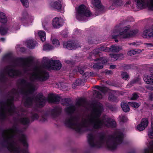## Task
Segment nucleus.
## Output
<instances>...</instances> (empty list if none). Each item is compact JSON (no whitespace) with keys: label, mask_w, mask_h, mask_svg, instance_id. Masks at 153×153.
Here are the masks:
<instances>
[{"label":"nucleus","mask_w":153,"mask_h":153,"mask_svg":"<svg viewBox=\"0 0 153 153\" xmlns=\"http://www.w3.org/2000/svg\"><path fill=\"white\" fill-rule=\"evenodd\" d=\"M29 78L21 80V86L18 91L13 89L9 93L7 100L0 102V120H4L7 115L15 114L18 116L16 118L24 125L27 124L29 120L26 116L27 112L22 111L21 114L16 113L17 109L14 107L13 103L14 98L19 94L23 95L24 105L26 107L30 106L33 103L38 107H43L45 102V98L42 94H38L35 98H31L30 95L36 90V87L33 81L35 80L45 81L48 78V74L45 71L38 68H36L32 72H30Z\"/></svg>","instance_id":"f257e3e1"},{"label":"nucleus","mask_w":153,"mask_h":153,"mask_svg":"<svg viewBox=\"0 0 153 153\" xmlns=\"http://www.w3.org/2000/svg\"><path fill=\"white\" fill-rule=\"evenodd\" d=\"M103 110L102 105L98 103L96 105H93L91 113L83 118L80 123L79 122L77 118L70 115L66 118L65 124L78 132L91 131L92 128L98 129L103 126L114 127L116 123L113 120L107 116L104 117L102 119L100 118Z\"/></svg>","instance_id":"f03ea898"},{"label":"nucleus","mask_w":153,"mask_h":153,"mask_svg":"<svg viewBox=\"0 0 153 153\" xmlns=\"http://www.w3.org/2000/svg\"><path fill=\"white\" fill-rule=\"evenodd\" d=\"M1 136L3 142L1 144L2 147H6L11 153H28L27 150H22L21 149L17 137L25 146H27V137L25 135L18 130L16 126L13 125L11 128L4 130Z\"/></svg>","instance_id":"7ed1b4c3"},{"label":"nucleus","mask_w":153,"mask_h":153,"mask_svg":"<svg viewBox=\"0 0 153 153\" xmlns=\"http://www.w3.org/2000/svg\"><path fill=\"white\" fill-rule=\"evenodd\" d=\"M88 141L90 145L92 147L98 148L105 146L110 150H114L122 141L123 134L118 131L113 135L105 137L104 135L100 136L96 138L93 133L88 134Z\"/></svg>","instance_id":"20e7f679"},{"label":"nucleus","mask_w":153,"mask_h":153,"mask_svg":"<svg viewBox=\"0 0 153 153\" xmlns=\"http://www.w3.org/2000/svg\"><path fill=\"white\" fill-rule=\"evenodd\" d=\"M16 65V64H14L13 65H10L6 67L4 71L0 73V83L3 82L6 80V75L11 77L22 75V73L20 70H15L13 68L14 66Z\"/></svg>","instance_id":"39448f33"},{"label":"nucleus","mask_w":153,"mask_h":153,"mask_svg":"<svg viewBox=\"0 0 153 153\" xmlns=\"http://www.w3.org/2000/svg\"><path fill=\"white\" fill-rule=\"evenodd\" d=\"M130 26L129 25L124 27V31L118 34V32L114 30L113 34L112 35L113 38L115 39L114 41L116 42H118V39H120L123 38H126L131 36L133 35H135L137 33V31L134 30L133 31H130Z\"/></svg>","instance_id":"423d86ee"},{"label":"nucleus","mask_w":153,"mask_h":153,"mask_svg":"<svg viewBox=\"0 0 153 153\" xmlns=\"http://www.w3.org/2000/svg\"><path fill=\"white\" fill-rule=\"evenodd\" d=\"M43 65L45 68L48 70H59L61 68L62 65L59 60H53L49 59L48 57H44L43 58Z\"/></svg>","instance_id":"0eeeda50"},{"label":"nucleus","mask_w":153,"mask_h":153,"mask_svg":"<svg viewBox=\"0 0 153 153\" xmlns=\"http://www.w3.org/2000/svg\"><path fill=\"white\" fill-rule=\"evenodd\" d=\"M89 10L83 4L80 5L76 10V17L79 21L84 20L85 17H89L91 15Z\"/></svg>","instance_id":"6e6552de"},{"label":"nucleus","mask_w":153,"mask_h":153,"mask_svg":"<svg viewBox=\"0 0 153 153\" xmlns=\"http://www.w3.org/2000/svg\"><path fill=\"white\" fill-rule=\"evenodd\" d=\"M33 60V58L31 56L19 59V61L24 73H26L30 70Z\"/></svg>","instance_id":"1a4fd4ad"},{"label":"nucleus","mask_w":153,"mask_h":153,"mask_svg":"<svg viewBox=\"0 0 153 153\" xmlns=\"http://www.w3.org/2000/svg\"><path fill=\"white\" fill-rule=\"evenodd\" d=\"M136 2L137 8L142 9L147 7L152 10H153V0H135Z\"/></svg>","instance_id":"9d476101"},{"label":"nucleus","mask_w":153,"mask_h":153,"mask_svg":"<svg viewBox=\"0 0 153 153\" xmlns=\"http://www.w3.org/2000/svg\"><path fill=\"white\" fill-rule=\"evenodd\" d=\"M105 51L109 52L110 51L109 48L102 46L100 48H96L92 51L90 54L89 58L90 59H94V58L98 56L99 53L101 52Z\"/></svg>","instance_id":"9b49d317"},{"label":"nucleus","mask_w":153,"mask_h":153,"mask_svg":"<svg viewBox=\"0 0 153 153\" xmlns=\"http://www.w3.org/2000/svg\"><path fill=\"white\" fill-rule=\"evenodd\" d=\"M71 100L70 99H63L62 101V104L64 106H69L65 109V112L69 114H71L73 113L75 110V106L70 104Z\"/></svg>","instance_id":"f8f14e48"},{"label":"nucleus","mask_w":153,"mask_h":153,"mask_svg":"<svg viewBox=\"0 0 153 153\" xmlns=\"http://www.w3.org/2000/svg\"><path fill=\"white\" fill-rule=\"evenodd\" d=\"M63 47L69 50H72L80 47V46L78 43L73 41H69L63 43Z\"/></svg>","instance_id":"ddd939ff"},{"label":"nucleus","mask_w":153,"mask_h":153,"mask_svg":"<svg viewBox=\"0 0 153 153\" xmlns=\"http://www.w3.org/2000/svg\"><path fill=\"white\" fill-rule=\"evenodd\" d=\"M143 79L147 84H153V68L150 69L149 73L144 75Z\"/></svg>","instance_id":"4468645a"},{"label":"nucleus","mask_w":153,"mask_h":153,"mask_svg":"<svg viewBox=\"0 0 153 153\" xmlns=\"http://www.w3.org/2000/svg\"><path fill=\"white\" fill-rule=\"evenodd\" d=\"M142 36L143 38L147 39L153 37V26L144 30Z\"/></svg>","instance_id":"2eb2a0df"},{"label":"nucleus","mask_w":153,"mask_h":153,"mask_svg":"<svg viewBox=\"0 0 153 153\" xmlns=\"http://www.w3.org/2000/svg\"><path fill=\"white\" fill-rule=\"evenodd\" d=\"M52 22L53 27L54 28H59L62 25V20L61 18L56 17L53 19Z\"/></svg>","instance_id":"dca6fc26"},{"label":"nucleus","mask_w":153,"mask_h":153,"mask_svg":"<svg viewBox=\"0 0 153 153\" xmlns=\"http://www.w3.org/2000/svg\"><path fill=\"white\" fill-rule=\"evenodd\" d=\"M148 123V122L146 119H143L140 124L137 126V129L140 131L143 130L147 127Z\"/></svg>","instance_id":"f3484780"},{"label":"nucleus","mask_w":153,"mask_h":153,"mask_svg":"<svg viewBox=\"0 0 153 153\" xmlns=\"http://www.w3.org/2000/svg\"><path fill=\"white\" fill-rule=\"evenodd\" d=\"M62 0H58L57 1L51 2L50 6L51 7L59 10L61 9L62 7Z\"/></svg>","instance_id":"a211bd4d"},{"label":"nucleus","mask_w":153,"mask_h":153,"mask_svg":"<svg viewBox=\"0 0 153 153\" xmlns=\"http://www.w3.org/2000/svg\"><path fill=\"white\" fill-rule=\"evenodd\" d=\"M48 100L50 102L58 103L60 100V98L55 94H50L49 95Z\"/></svg>","instance_id":"6ab92c4d"},{"label":"nucleus","mask_w":153,"mask_h":153,"mask_svg":"<svg viewBox=\"0 0 153 153\" xmlns=\"http://www.w3.org/2000/svg\"><path fill=\"white\" fill-rule=\"evenodd\" d=\"M144 153H153V141L149 143L148 148L144 149Z\"/></svg>","instance_id":"aec40b11"},{"label":"nucleus","mask_w":153,"mask_h":153,"mask_svg":"<svg viewBox=\"0 0 153 153\" xmlns=\"http://www.w3.org/2000/svg\"><path fill=\"white\" fill-rule=\"evenodd\" d=\"M26 43L27 47L30 49H33L36 45V42L33 40H29L27 41Z\"/></svg>","instance_id":"412c9836"},{"label":"nucleus","mask_w":153,"mask_h":153,"mask_svg":"<svg viewBox=\"0 0 153 153\" xmlns=\"http://www.w3.org/2000/svg\"><path fill=\"white\" fill-rule=\"evenodd\" d=\"M26 17L25 18V16H24V18H21V20L22 22H23V23H25V21L23 20V19L25 18L26 21L28 22L29 24L32 23V22L34 18L32 16L29 15L27 13H26Z\"/></svg>","instance_id":"4be33fe9"},{"label":"nucleus","mask_w":153,"mask_h":153,"mask_svg":"<svg viewBox=\"0 0 153 153\" xmlns=\"http://www.w3.org/2000/svg\"><path fill=\"white\" fill-rule=\"evenodd\" d=\"M62 108L60 107H56L52 110V114L53 116H56L59 114L62 111Z\"/></svg>","instance_id":"5701e85b"},{"label":"nucleus","mask_w":153,"mask_h":153,"mask_svg":"<svg viewBox=\"0 0 153 153\" xmlns=\"http://www.w3.org/2000/svg\"><path fill=\"white\" fill-rule=\"evenodd\" d=\"M86 104L87 102L84 99H80L76 102V105L77 106H82L85 107Z\"/></svg>","instance_id":"b1692460"},{"label":"nucleus","mask_w":153,"mask_h":153,"mask_svg":"<svg viewBox=\"0 0 153 153\" xmlns=\"http://www.w3.org/2000/svg\"><path fill=\"white\" fill-rule=\"evenodd\" d=\"M7 18L4 13L0 12V22L4 23L7 22Z\"/></svg>","instance_id":"393cba45"},{"label":"nucleus","mask_w":153,"mask_h":153,"mask_svg":"<svg viewBox=\"0 0 153 153\" xmlns=\"http://www.w3.org/2000/svg\"><path fill=\"white\" fill-rule=\"evenodd\" d=\"M141 52V50L138 49L131 50L128 51L127 54L128 55L131 56L139 53Z\"/></svg>","instance_id":"a878e982"},{"label":"nucleus","mask_w":153,"mask_h":153,"mask_svg":"<svg viewBox=\"0 0 153 153\" xmlns=\"http://www.w3.org/2000/svg\"><path fill=\"white\" fill-rule=\"evenodd\" d=\"M110 51L113 52H119L122 49L121 47L120 46H116L114 45H112L111 46Z\"/></svg>","instance_id":"bb28decb"},{"label":"nucleus","mask_w":153,"mask_h":153,"mask_svg":"<svg viewBox=\"0 0 153 153\" xmlns=\"http://www.w3.org/2000/svg\"><path fill=\"white\" fill-rule=\"evenodd\" d=\"M110 56L111 58V60L115 61L118 59L120 57L123 56V55L121 54H110Z\"/></svg>","instance_id":"cd10ccee"},{"label":"nucleus","mask_w":153,"mask_h":153,"mask_svg":"<svg viewBox=\"0 0 153 153\" xmlns=\"http://www.w3.org/2000/svg\"><path fill=\"white\" fill-rule=\"evenodd\" d=\"M148 134L150 138H153V121L151 122V128L148 130Z\"/></svg>","instance_id":"c85d7f7f"},{"label":"nucleus","mask_w":153,"mask_h":153,"mask_svg":"<svg viewBox=\"0 0 153 153\" xmlns=\"http://www.w3.org/2000/svg\"><path fill=\"white\" fill-rule=\"evenodd\" d=\"M121 106L123 111L125 112H127L129 111L130 108L128 105L124 102L121 103Z\"/></svg>","instance_id":"c756f323"},{"label":"nucleus","mask_w":153,"mask_h":153,"mask_svg":"<svg viewBox=\"0 0 153 153\" xmlns=\"http://www.w3.org/2000/svg\"><path fill=\"white\" fill-rule=\"evenodd\" d=\"M38 34L42 42L44 41L46 39L45 33L44 31H40L38 32Z\"/></svg>","instance_id":"7c9ffc66"},{"label":"nucleus","mask_w":153,"mask_h":153,"mask_svg":"<svg viewBox=\"0 0 153 153\" xmlns=\"http://www.w3.org/2000/svg\"><path fill=\"white\" fill-rule=\"evenodd\" d=\"M100 0H92L93 5L99 9L101 8L100 4Z\"/></svg>","instance_id":"2f4dec72"},{"label":"nucleus","mask_w":153,"mask_h":153,"mask_svg":"<svg viewBox=\"0 0 153 153\" xmlns=\"http://www.w3.org/2000/svg\"><path fill=\"white\" fill-rule=\"evenodd\" d=\"M101 63L99 61V63L96 64H93L91 65L92 68L95 69H101L103 68V66L101 65Z\"/></svg>","instance_id":"473e14b6"},{"label":"nucleus","mask_w":153,"mask_h":153,"mask_svg":"<svg viewBox=\"0 0 153 153\" xmlns=\"http://www.w3.org/2000/svg\"><path fill=\"white\" fill-rule=\"evenodd\" d=\"M91 59L93 60L94 61L98 60L101 63H102V64H105L107 62V59L105 57H102L100 58L99 59H95V58H94V59Z\"/></svg>","instance_id":"72a5a7b5"},{"label":"nucleus","mask_w":153,"mask_h":153,"mask_svg":"<svg viewBox=\"0 0 153 153\" xmlns=\"http://www.w3.org/2000/svg\"><path fill=\"white\" fill-rule=\"evenodd\" d=\"M128 103L131 107L135 108H138L140 105V104L135 102H129Z\"/></svg>","instance_id":"f704fd0d"},{"label":"nucleus","mask_w":153,"mask_h":153,"mask_svg":"<svg viewBox=\"0 0 153 153\" xmlns=\"http://www.w3.org/2000/svg\"><path fill=\"white\" fill-rule=\"evenodd\" d=\"M87 41L88 43L90 44L97 43L96 41H95L94 38L91 37H89L88 38Z\"/></svg>","instance_id":"c9c22d12"},{"label":"nucleus","mask_w":153,"mask_h":153,"mask_svg":"<svg viewBox=\"0 0 153 153\" xmlns=\"http://www.w3.org/2000/svg\"><path fill=\"white\" fill-rule=\"evenodd\" d=\"M95 88L99 90L103 93H105L107 91L106 88L104 87H100L99 86H96L95 87Z\"/></svg>","instance_id":"e433bc0d"},{"label":"nucleus","mask_w":153,"mask_h":153,"mask_svg":"<svg viewBox=\"0 0 153 153\" xmlns=\"http://www.w3.org/2000/svg\"><path fill=\"white\" fill-rule=\"evenodd\" d=\"M53 47L49 44H46L44 46L43 50L45 51H48L52 49Z\"/></svg>","instance_id":"4c0bfd02"},{"label":"nucleus","mask_w":153,"mask_h":153,"mask_svg":"<svg viewBox=\"0 0 153 153\" xmlns=\"http://www.w3.org/2000/svg\"><path fill=\"white\" fill-rule=\"evenodd\" d=\"M94 94L95 96L97 98L101 99L102 98V94L98 91L95 90L94 93Z\"/></svg>","instance_id":"58836bf2"},{"label":"nucleus","mask_w":153,"mask_h":153,"mask_svg":"<svg viewBox=\"0 0 153 153\" xmlns=\"http://www.w3.org/2000/svg\"><path fill=\"white\" fill-rule=\"evenodd\" d=\"M7 28L1 27L0 28V33L1 35H3L5 34L7 32Z\"/></svg>","instance_id":"ea45409f"},{"label":"nucleus","mask_w":153,"mask_h":153,"mask_svg":"<svg viewBox=\"0 0 153 153\" xmlns=\"http://www.w3.org/2000/svg\"><path fill=\"white\" fill-rule=\"evenodd\" d=\"M52 41V43L55 47H58L59 45V42L58 39H54Z\"/></svg>","instance_id":"a19ab883"},{"label":"nucleus","mask_w":153,"mask_h":153,"mask_svg":"<svg viewBox=\"0 0 153 153\" xmlns=\"http://www.w3.org/2000/svg\"><path fill=\"white\" fill-rule=\"evenodd\" d=\"M121 75L122 78L125 80H126L129 78V76L127 73L122 72Z\"/></svg>","instance_id":"79ce46f5"},{"label":"nucleus","mask_w":153,"mask_h":153,"mask_svg":"<svg viewBox=\"0 0 153 153\" xmlns=\"http://www.w3.org/2000/svg\"><path fill=\"white\" fill-rule=\"evenodd\" d=\"M119 117L120 121L123 122H125L127 120L126 117L124 115H120V116Z\"/></svg>","instance_id":"37998d69"},{"label":"nucleus","mask_w":153,"mask_h":153,"mask_svg":"<svg viewBox=\"0 0 153 153\" xmlns=\"http://www.w3.org/2000/svg\"><path fill=\"white\" fill-rule=\"evenodd\" d=\"M23 5L27 7L28 6V2L27 0H20Z\"/></svg>","instance_id":"c03bdc74"},{"label":"nucleus","mask_w":153,"mask_h":153,"mask_svg":"<svg viewBox=\"0 0 153 153\" xmlns=\"http://www.w3.org/2000/svg\"><path fill=\"white\" fill-rule=\"evenodd\" d=\"M84 67H82L81 66H79L77 67L78 71L81 74H82L84 73Z\"/></svg>","instance_id":"a18cd8bd"},{"label":"nucleus","mask_w":153,"mask_h":153,"mask_svg":"<svg viewBox=\"0 0 153 153\" xmlns=\"http://www.w3.org/2000/svg\"><path fill=\"white\" fill-rule=\"evenodd\" d=\"M139 97V96L136 93H134L132 94V97L131 98V100H135L137 99Z\"/></svg>","instance_id":"49530a36"},{"label":"nucleus","mask_w":153,"mask_h":153,"mask_svg":"<svg viewBox=\"0 0 153 153\" xmlns=\"http://www.w3.org/2000/svg\"><path fill=\"white\" fill-rule=\"evenodd\" d=\"M82 82V80L79 79H78L76 80L74 84L76 85H80L81 84Z\"/></svg>","instance_id":"de8ad7c7"},{"label":"nucleus","mask_w":153,"mask_h":153,"mask_svg":"<svg viewBox=\"0 0 153 153\" xmlns=\"http://www.w3.org/2000/svg\"><path fill=\"white\" fill-rule=\"evenodd\" d=\"M39 117V116L37 114H33L32 117V118L33 120H37Z\"/></svg>","instance_id":"09e8293b"},{"label":"nucleus","mask_w":153,"mask_h":153,"mask_svg":"<svg viewBox=\"0 0 153 153\" xmlns=\"http://www.w3.org/2000/svg\"><path fill=\"white\" fill-rule=\"evenodd\" d=\"M47 120V117L45 116H42L40 118V121L41 122H45Z\"/></svg>","instance_id":"8fccbe9b"},{"label":"nucleus","mask_w":153,"mask_h":153,"mask_svg":"<svg viewBox=\"0 0 153 153\" xmlns=\"http://www.w3.org/2000/svg\"><path fill=\"white\" fill-rule=\"evenodd\" d=\"M121 1L119 0H115L114 2V4L117 5H120Z\"/></svg>","instance_id":"3c124183"},{"label":"nucleus","mask_w":153,"mask_h":153,"mask_svg":"<svg viewBox=\"0 0 153 153\" xmlns=\"http://www.w3.org/2000/svg\"><path fill=\"white\" fill-rule=\"evenodd\" d=\"M144 45L147 47H153V44L151 43H145Z\"/></svg>","instance_id":"603ef678"},{"label":"nucleus","mask_w":153,"mask_h":153,"mask_svg":"<svg viewBox=\"0 0 153 153\" xmlns=\"http://www.w3.org/2000/svg\"><path fill=\"white\" fill-rule=\"evenodd\" d=\"M85 75H87L88 76H93L94 73L93 72H87L85 73Z\"/></svg>","instance_id":"864d4df0"},{"label":"nucleus","mask_w":153,"mask_h":153,"mask_svg":"<svg viewBox=\"0 0 153 153\" xmlns=\"http://www.w3.org/2000/svg\"><path fill=\"white\" fill-rule=\"evenodd\" d=\"M116 65H111L110 66V68L111 69H114L116 68Z\"/></svg>","instance_id":"5fc2aeb1"},{"label":"nucleus","mask_w":153,"mask_h":153,"mask_svg":"<svg viewBox=\"0 0 153 153\" xmlns=\"http://www.w3.org/2000/svg\"><path fill=\"white\" fill-rule=\"evenodd\" d=\"M106 73L107 74H112V72L111 71H106Z\"/></svg>","instance_id":"6e6d98bb"},{"label":"nucleus","mask_w":153,"mask_h":153,"mask_svg":"<svg viewBox=\"0 0 153 153\" xmlns=\"http://www.w3.org/2000/svg\"><path fill=\"white\" fill-rule=\"evenodd\" d=\"M83 77H84L85 79H87L89 76H88L87 75H85V73L83 75Z\"/></svg>","instance_id":"4d7b16f0"},{"label":"nucleus","mask_w":153,"mask_h":153,"mask_svg":"<svg viewBox=\"0 0 153 153\" xmlns=\"http://www.w3.org/2000/svg\"><path fill=\"white\" fill-rule=\"evenodd\" d=\"M0 40L2 42H4L5 40V39L4 38H1L0 39Z\"/></svg>","instance_id":"13d9d810"},{"label":"nucleus","mask_w":153,"mask_h":153,"mask_svg":"<svg viewBox=\"0 0 153 153\" xmlns=\"http://www.w3.org/2000/svg\"><path fill=\"white\" fill-rule=\"evenodd\" d=\"M147 88L149 89L153 90V87L152 86H151L150 87H147Z\"/></svg>","instance_id":"bf43d9fd"},{"label":"nucleus","mask_w":153,"mask_h":153,"mask_svg":"<svg viewBox=\"0 0 153 153\" xmlns=\"http://www.w3.org/2000/svg\"><path fill=\"white\" fill-rule=\"evenodd\" d=\"M129 45H131V44H132L133 45H135V43L134 42L132 43H128Z\"/></svg>","instance_id":"052dcab7"},{"label":"nucleus","mask_w":153,"mask_h":153,"mask_svg":"<svg viewBox=\"0 0 153 153\" xmlns=\"http://www.w3.org/2000/svg\"><path fill=\"white\" fill-rule=\"evenodd\" d=\"M20 28V26H19V27L17 28L16 29H19V28Z\"/></svg>","instance_id":"680f3d73"},{"label":"nucleus","mask_w":153,"mask_h":153,"mask_svg":"<svg viewBox=\"0 0 153 153\" xmlns=\"http://www.w3.org/2000/svg\"><path fill=\"white\" fill-rule=\"evenodd\" d=\"M108 99L109 100H111L112 99H111V98H110V97H109V98H108Z\"/></svg>","instance_id":"e2e57ef3"},{"label":"nucleus","mask_w":153,"mask_h":153,"mask_svg":"<svg viewBox=\"0 0 153 153\" xmlns=\"http://www.w3.org/2000/svg\"><path fill=\"white\" fill-rule=\"evenodd\" d=\"M65 62L68 63H69V61H65Z\"/></svg>","instance_id":"0e129e2a"},{"label":"nucleus","mask_w":153,"mask_h":153,"mask_svg":"<svg viewBox=\"0 0 153 153\" xmlns=\"http://www.w3.org/2000/svg\"><path fill=\"white\" fill-rule=\"evenodd\" d=\"M152 107H153V105H152Z\"/></svg>","instance_id":"69168bd1"}]
</instances>
